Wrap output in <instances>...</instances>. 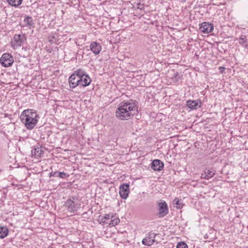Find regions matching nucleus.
I'll return each mask as SVG.
<instances>
[{"label": "nucleus", "instance_id": "9b49d317", "mask_svg": "<svg viewBox=\"0 0 248 248\" xmlns=\"http://www.w3.org/2000/svg\"><path fill=\"white\" fill-rule=\"evenodd\" d=\"M186 106L191 110H196L201 107L202 102L200 100H189L186 101Z\"/></svg>", "mask_w": 248, "mask_h": 248}, {"label": "nucleus", "instance_id": "1a4fd4ad", "mask_svg": "<svg viewBox=\"0 0 248 248\" xmlns=\"http://www.w3.org/2000/svg\"><path fill=\"white\" fill-rule=\"evenodd\" d=\"M156 234L153 232H150L147 236L142 240V243L144 245L150 246L155 242V237Z\"/></svg>", "mask_w": 248, "mask_h": 248}, {"label": "nucleus", "instance_id": "f8f14e48", "mask_svg": "<svg viewBox=\"0 0 248 248\" xmlns=\"http://www.w3.org/2000/svg\"><path fill=\"white\" fill-rule=\"evenodd\" d=\"M199 29L203 33H209L214 30V26L210 23L204 22L201 24Z\"/></svg>", "mask_w": 248, "mask_h": 248}, {"label": "nucleus", "instance_id": "a878e982", "mask_svg": "<svg viewBox=\"0 0 248 248\" xmlns=\"http://www.w3.org/2000/svg\"><path fill=\"white\" fill-rule=\"evenodd\" d=\"M137 8L140 10L144 9V3H141L140 2L136 3Z\"/></svg>", "mask_w": 248, "mask_h": 248}, {"label": "nucleus", "instance_id": "72a5a7b5", "mask_svg": "<svg viewBox=\"0 0 248 248\" xmlns=\"http://www.w3.org/2000/svg\"><path fill=\"white\" fill-rule=\"evenodd\" d=\"M53 39L54 38V36H52V37Z\"/></svg>", "mask_w": 248, "mask_h": 248}, {"label": "nucleus", "instance_id": "0eeeda50", "mask_svg": "<svg viewBox=\"0 0 248 248\" xmlns=\"http://www.w3.org/2000/svg\"><path fill=\"white\" fill-rule=\"evenodd\" d=\"M26 40V38L24 34H15L12 41L13 46L16 47L21 46L24 45Z\"/></svg>", "mask_w": 248, "mask_h": 248}, {"label": "nucleus", "instance_id": "b1692460", "mask_svg": "<svg viewBox=\"0 0 248 248\" xmlns=\"http://www.w3.org/2000/svg\"><path fill=\"white\" fill-rule=\"evenodd\" d=\"M176 248H188L187 245L184 242L178 243Z\"/></svg>", "mask_w": 248, "mask_h": 248}, {"label": "nucleus", "instance_id": "ddd939ff", "mask_svg": "<svg viewBox=\"0 0 248 248\" xmlns=\"http://www.w3.org/2000/svg\"><path fill=\"white\" fill-rule=\"evenodd\" d=\"M151 168L155 171H160L164 168V163L159 159L154 160L151 164Z\"/></svg>", "mask_w": 248, "mask_h": 248}, {"label": "nucleus", "instance_id": "f257e3e1", "mask_svg": "<svg viewBox=\"0 0 248 248\" xmlns=\"http://www.w3.org/2000/svg\"><path fill=\"white\" fill-rule=\"evenodd\" d=\"M138 102L136 100H129L121 102L116 110V116L120 120L130 119L138 112Z\"/></svg>", "mask_w": 248, "mask_h": 248}, {"label": "nucleus", "instance_id": "473e14b6", "mask_svg": "<svg viewBox=\"0 0 248 248\" xmlns=\"http://www.w3.org/2000/svg\"><path fill=\"white\" fill-rule=\"evenodd\" d=\"M243 248H248V247H244Z\"/></svg>", "mask_w": 248, "mask_h": 248}, {"label": "nucleus", "instance_id": "7c9ffc66", "mask_svg": "<svg viewBox=\"0 0 248 248\" xmlns=\"http://www.w3.org/2000/svg\"><path fill=\"white\" fill-rule=\"evenodd\" d=\"M178 76V72H176L175 74V77L174 78H176V77Z\"/></svg>", "mask_w": 248, "mask_h": 248}, {"label": "nucleus", "instance_id": "a211bd4d", "mask_svg": "<svg viewBox=\"0 0 248 248\" xmlns=\"http://www.w3.org/2000/svg\"><path fill=\"white\" fill-rule=\"evenodd\" d=\"M111 220L108 224L109 227L115 226L120 222V219L118 217H114L113 215H111Z\"/></svg>", "mask_w": 248, "mask_h": 248}, {"label": "nucleus", "instance_id": "412c9836", "mask_svg": "<svg viewBox=\"0 0 248 248\" xmlns=\"http://www.w3.org/2000/svg\"><path fill=\"white\" fill-rule=\"evenodd\" d=\"M7 1L9 5L16 7L21 4L22 0H7Z\"/></svg>", "mask_w": 248, "mask_h": 248}, {"label": "nucleus", "instance_id": "7ed1b4c3", "mask_svg": "<svg viewBox=\"0 0 248 248\" xmlns=\"http://www.w3.org/2000/svg\"><path fill=\"white\" fill-rule=\"evenodd\" d=\"M64 205L68 212L74 213L80 208L81 203L74 197H71L65 202Z\"/></svg>", "mask_w": 248, "mask_h": 248}, {"label": "nucleus", "instance_id": "f3484780", "mask_svg": "<svg viewBox=\"0 0 248 248\" xmlns=\"http://www.w3.org/2000/svg\"><path fill=\"white\" fill-rule=\"evenodd\" d=\"M24 22L26 24V26L29 27L30 28H33L34 27V23L33 22V19L31 16H26L24 18Z\"/></svg>", "mask_w": 248, "mask_h": 248}, {"label": "nucleus", "instance_id": "5701e85b", "mask_svg": "<svg viewBox=\"0 0 248 248\" xmlns=\"http://www.w3.org/2000/svg\"><path fill=\"white\" fill-rule=\"evenodd\" d=\"M56 177H59L61 178H63L65 177V176L67 175L66 173L64 172H60L58 171H56Z\"/></svg>", "mask_w": 248, "mask_h": 248}, {"label": "nucleus", "instance_id": "cd10ccee", "mask_svg": "<svg viewBox=\"0 0 248 248\" xmlns=\"http://www.w3.org/2000/svg\"><path fill=\"white\" fill-rule=\"evenodd\" d=\"M205 177H207V175L206 174H205V173H204V172H203V173H202V175H201V178H202V179H206V178H205Z\"/></svg>", "mask_w": 248, "mask_h": 248}, {"label": "nucleus", "instance_id": "4468645a", "mask_svg": "<svg viewBox=\"0 0 248 248\" xmlns=\"http://www.w3.org/2000/svg\"><path fill=\"white\" fill-rule=\"evenodd\" d=\"M90 50L95 55H97L100 53L102 50V46L101 44L96 42H93L91 43L90 46Z\"/></svg>", "mask_w": 248, "mask_h": 248}, {"label": "nucleus", "instance_id": "bb28decb", "mask_svg": "<svg viewBox=\"0 0 248 248\" xmlns=\"http://www.w3.org/2000/svg\"><path fill=\"white\" fill-rule=\"evenodd\" d=\"M56 171H52L51 172H50L49 173V177H56Z\"/></svg>", "mask_w": 248, "mask_h": 248}, {"label": "nucleus", "instance_id": "423d86ee", "mask_svg": "<svg viewBox=\"0 0 248 248\" xmlns=\"http://www.w3.org/2000/svg\"><path fill=\"white\" fill-rule=\"evenodd\" d=\"M13 62L14 58L10 53H4L0 59V63L4 67L10 66Z\"/></svg>", "mask_w": 248, "mask_h": 248}, {"label": "nucleus", "instance_id": "aec40b11", "mask_svg": "<svg viewBox=\"0 0 248 248\" xmlns=\"http://www.w3.org/2000/svg\"><path fill=\"white\" fill-rule=\"evenodd\" d=\"M9 230L6 227H0V238H4L8 234Z\"/></svg>", "mask_w": 248, "mask_h": 248}, {"label": "nucleus", "instance_id": "2eb2a0df", "mask_svg": "<svg viewBox=\"0 0 248 248\" xmlns=\"http://www.w3.org/2000/svg\"><path fill=\"white\" fill-rule=\"evenodd\" d=\"M43 154L44 151L39 146H36L31 150V156L34 158L40 157Z\"/></svg>", "mask_w": 248, "mask_h": 248}, {"label": "nucleus", "instance_id": "39448f33", "mask_svg": "<svg viewBox=\"0 0 248 248\" xmlns=\"http://www.w3.org/2000/svg\"><path fill=\"white\" fill-rule=\"evenodd\" d=\"M77 73L78 74L79 78H80V82L81 86L86 87L89 85L92 81L91 78L89 75L82 69H77Z\"/></svg>", "mask_w": 248, "mask_h": 248}, {"label": "nucleus", "instance_id": "4be33fe9", "mask_svg": "<svg viewBox=\"0 0 248 248\" xmlns=\"http://www.w3.org/2000/svg\"><path fill=\"white\" fill-rule=\"evenodd\" d=\"M173 204L176 205V207L177 209H181L183 206V203L181 200H179L175 198L173 202Z\"/></svg>", "mask_w": 248, "mask_h": 248}, {"label": "nucleus", "instance_id": "dca6fc26", "mask_svg": "<svg viewBox=\"0 0 248 248\" xmlns=\"http://www.w3.org/2000/svg\"><path fill=\"white\" fill-rule=\"evenodd\" d=\"M248 40L247 36L245 35H241L239 38V43L245 48H248Z\"/></svg>", "mask_w": 248, "mask_h": 248}, {"label": "nucleus", "instance_id": "c85d7f7f", "mask_svg": "<svg viewBox=\"0 0 248 248\" xmlns=\"http://www.w3.org/2000/svg\"><path fill=\"white\" fill-rule=\"evenodd\" d=\"M80 78H78V79L76 80V83H79L78 84V86H81V83L80 82Z\"/></svg>", "mask_w": 248, "mask_h": 248}, {"label": "nucleus", "instance_id": "c756f323", "mask_svg": "<svg viewBox=\"0 0 248 248\" xmlns=\"http://www.w3.org/2000/svg\"><path fill=\"white\" fill-rule=\"evenodd\" d=\"M219 70L220 71L221 73H223V72L225 70V67H220L219 68Z\"/></svg>", "mask_w": 248, "mask_h": 248}, {"label": "nucleus", "instance_id": "6e6552de", "mask_svg": "<svg viewBox=\"0 0 248 248\" xmlns=\"http://www.w3.org/2000/svg\"><path fill=\"white\" fill-rule=\"evenodd\" d=\"M129 193V185L127 183H124L119 187V194L123 199H126L128 196Z\"/></svg>", "mask_w": 248, "mask_h": 248}, {"label": "nucleus", "instance_id": "20e7f679", "mask_svg": "<svg viewBox=\"0 0 248 248\" xmlns=\"http://www.w3.org/2000/svg\"><path fill=\"white\" fill-rule=\"evenodd\" d=\"M157 216L162 218L166 216L169 213V208L166 202L163 200H159L157 202Z\"/></svg>", "mask_w": 248, "mask_h": 248}, {"label": "nucleus", "instance_id": "9d476101", "mask_svg": "<svg viewBox=\"0 0 248 248\" xmlns=\"http://www.w3.org/2000/svg\"><path fill=\"white\" fill-rule=\"evenodd\" d=\"M78 74L77 73V70L75 71L68 78V82L69 83L70 88L74 89L78 86L79 83H76V80L78 78H79L78 76Z\"/></svg>", "mask_w": 248, "mask_h": 248}, {"label": "nucleus", "instance_id": "f03ea898", "mask_svg": "<svg viewBox=\"0 0 248 248\" xmlns=\"http://www.w3.org/2000/svg\"><path fill=\"white\" fill-rule=\"evenodd\" d=\"M39 118L36 111L32 109L24 110L20 116L21 122L28 130L34 128L38 122Z\"/></svg>", "mask_w": 248, "mask_h": 248}, {"label": "nucleus", "instance_id": "2f4dec72", "mask_svg": "<svg viewBox=\"0 0 248 248\" xmlns=\"http://www.w3.org/2000/svg\"><path fill=\"white\" fill-rule=\"evenodd\" d=\"M49 41L51 43H52L53 42V40L51 39H50L49 40Z\"/></svg>", "mask_w": 248, "mask_h": 248}, {"label": "nucleus", "instance_id": "393cba45", "mask_svg": "<svg viewBox=\"0 0 248 248\" xmlns=\"http://www.w3.org/2000/svg\"><path fill=\"white\" fill-rule=\"evenodd\" d=\"M110 217L111 216H110L109 214H105V216L103 217H102V218L101 219V222L104 224L105 222H106V220L109 219Z\"/></svg>", "mask_w": 248, "mask_h": 248}, {"label": "nucleus", "instance_id": "6ab92c4d", "mask_svg": "<svg viewBox=\"0 0 248 248\" xmlns=\"http://www.w3.org/2000/svg\"><path fill=\"white\" fill-rule=\"evenodd\" d=\"M203 172L207 175V177H205L206 180H209L210 178L213 177L215 173L213 169H209L208 168L204 169Z\"/></svg>", "mask_w": 248, "mask_h": 248}]
</instances>
